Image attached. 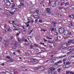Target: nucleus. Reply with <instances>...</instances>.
<instances>
[{
    "mask_svg": "<svg viewBox=\"0 0 74 74\" xmlns=\"http://www.w3.org/2000/svg\"><path fill=\"white\" fill-rule=\"evenodd\" d=\"M7 62H8V63H11V60H7Z\"/></svg>",
    "mask_w": 74,
    "mask_h": 74,
    "instance_id": "nucleus-52",
    "label": "nucleus"
},
{
    "mask_svg": "<svg viewBox=\"0 0 74 74\" xmlns=\"http://www.w3.org/2000/svg\"><path fill=\"white\" fill-rule=\"evenodd\" d=\"M49 4L53 7H56V2L53 1H49Z\"/></svg>",
    "mask_w": 74,
    "mask_h": 74,
    "instance_id": "nucleus-1",
    "label": "nucleus"
},
{
    "mask_svg": "<svg viewBox=\"0 0 74 74\" xmlns=\"http://www.w3.org/2000/svg\"><path fill=\"white\" fill-rule=\"evenodd\" d=\"M4 3L6 4L7 3H8V2L9 1L8 0H4Z\"/></svg>",
    "mask_w": 74,
    "mask_h": 74,
    "instance_id": "nucleus-22",
    "label": "nucleus"
},
{
    "mask_svg": "<svg viewBox=\"0 0 74 74\" xmlns=\"http://www.w3.org/2000/svg\"><path fill=\"white\" fill-rule=\"evenodd\" d=\"M62 63V60H60L56 62V64H59V63Z\"/></svg>",
    "mask_w": 74,
    "mask_h": 74,
    "instance_id": "nucleus-9",
    "label": "nucleus"
},
{
    "mask_svg": "<svg viewBox=\"0 0 74 74\" xmlns=\"http://www.w3.org/2000/svg\"><path fill=\"white\" fill-rule=\"evenodd\" d=\"M72 49V47H69L67 48V50L68 51H70V50H71V49Z\"/></svg>",
    "mask_w": 74,
    "mask_h": 74,
    "instance_id": "nucleus-15",
    "label": "nucleus"
},
{
    "mask_svg": "<svg viewBox=\"0 0 74 74\" xmlns=\"http://www.w3.org/2000/svg\"><path fill=\"white\" fill-rule=\"evenodd\" d=\"M48 42H49V43H52L53 42L51 41V40H48Z\"/></svg>",
    "mask_w": 74,
    "mask_h": 74,
    "instance_id": "nucleus-46",
    "label": "nucleus"
},
{
    "mask_svg": "<svg viewBox=\"0 0 74 74\" xmlns=\"http://www.w3.org/2000/svg\"><path fill=\"white\" fill-rule=\"evenodd\" d=\"M24 41L25 42H28V41H27V39H25V40Z\"/></svg>",
    "mask_w": 74,
    "mask_h": 74,
    "instance_id": "nucleus-55",
    "label": "nucleus"
},
{
    "mask_svg": "<svg viewBox=\"0 0 74 74\" xmlns=\"http://www.w3.org/2000/svg\"><path fill=\"white\" fill-rule=\"evenodd\" d=\"M13 26L14 27H15V26H16V24H13Z\"/></svg>",
    "mask_w": 74,
    "mask_h": 74,
    "instance_id": "nucleus-47",
    "label": "nucleus"
},
{
    "mask_svg": "<svg viewBox=\"0 0 74 74\" xmlns=\"http://www.w3.org/2000/svg\"><path fill=\"white\" fill-rule=\"evenodd\" d=\"M71 44H74V42L73 40H68V45H70Z\"/></svg>",
    "mask_w": 74,
    "mask_h": 74,
    "instance_id": "nucleus-3",
    "label": "nucleus"
},
{
    "mask_svg": "<svg viewBox=\"0 0 74 74\" xmlns=\"http://www.w3.org/2000/svg\"><path fill=\"white\" fill-rule=\"evenodd\" d=\"M30 18H28L27 20L28 21V23H30Z\"/></svg>",
    "mask_w": 74,
    "mask_h": 74,
    "instance_id": "nucleus-17",
    "label": "nucleus"
},
{
    "mask_svg": "<svg viewBox=\"0 0 74 74\" xmlns=\"http://www.w3.org/2000/svg\"><path fill=\"white\" fill-rule=\"evenodd\" d=\"M15 42H16L15 43H14V45L15 47H16V41H15Z\"/></svg>",
    "mask_w": 74,
    "mask_h": 74,
    "instance_id": "nucleus-51",
    "label": "nucleus"
},
{
    "mask_svg": "<svg viewBox=\"0 0 74 74\" xmlns=\"http://www.w3.org/2000/svg\"><path fill=\"white\" fill-rule=\"evenodd\" d=\"M32 63L34 64H37L38 63V61L36 60H34L32 61Z\"/></svg>",
    "mask_w": 74,
    "mask_h": 74,
    "instance_id": "nucleus-7",
    "label": "nucleus"
},
{
    "mask_svg": "<svg viewBox=\"0 0 74 74\" xmlns=\"http://www.w3.org/2000/svg\"><path fill=\"white\" fill-rule=\"evenodd\" d=\"M43 40H44L45 42H46L47 41V40L45 39V38H43Z\"/></svg>",
    "mask_w": 74,
    "mask_h": 74,
    "instance_id": "nucleus-54",
    "label": "nucleus"
},
{
    "mask_svg": "<svg viewBox=\"0 0 74 74\" xmlns=\"http://www.w3.org/2000/svg\"><path fill=\"white\" fill-rule=\"evenodd\" d=\"M17 52H18V53H20V51H19V50H17Z\"/></svg>",
    "mask_w": 74,
    "mask_h": 74,
    "instance_id": "nucleus-62",
    "label": "nucleus"
},
{
    "mask_svg": "<svg viewBox=\"0 0 74 74\" xmlns=\"http://www.w3.org/2000/svg\"><path fill=\"white\" fill-rule=\"evenodd\" d=\"M47 12H48L49 13L51 14V10L49 8H47Z\"/></svg>",
    "mask_w": 74,
    "mask_h": 74,
    "instance_id": "nucleus-8",
    "label": "nucleus"
},
{
    "mask_svg": "<svg viewBox=\"0 0 74 74\" xmlns=\"http://www.w3.org/2000/svg\"><path fill=\"white\" fill-rule=\"evenodd\" d=\"M13 30H14H14H18V29L16 28H15V29H13Z\"/></svg>",
    "mask_w": 74,
    "mask_h": 74,
    "instance_id": "nucleus-56",
    "label": "nucleus"
},
{
    "mask_svg": "<svg viewBox=\"0 0 74 74\" xmlns=\"http://www.w3.org/2000/svg\"><path fill=\"white\" fill-rule=\"evenodd\" d=\"M52 24L53 25V27H55L57 25H56V24H57V23L54 22H52Z\"/></svg>",
    "mask_w": 74,
    "mask_h": 74,
    "instance_id": "nucleus-5",
    "label": "nucleus"
},
{
    "mask_svg": "<svg viewBox=\"0 0 74 74\" xmlns=\"http://www.w3.org/2000/svg\"><path fill=\"white\" fill-rule=\"evenodd\" d=\"M65 6H66V5H70V4L69 3V2H66L65 3Z\"/></svg>",
    "mask_w": 74,
    "mask_h": 74,
    "instance_id": "nucleus-13",
    "label": "nucleus"
},
{
    "mask_svg": "<svg viewBox=\"0 0 74 74\" xmlns=\"http://www.w3.org/2000/svg\"><path fill=\"white\" fill-rule=\"evenodd\" d=\"M4 28H7V25H6V24H5L4 25Z\"/></svg>",
    "mask_w": 74,
    "mask_h": 74,
    "instance_id": "nucleus-39",
    "label": "nucleus"
},
{
    "mask_svg": "<svg viewBox=\"0 0 74 74\" xmlns=\"http://www.w3.org/2000/svg\"><path fill=\"white\" fill-rule=\"evenodd\" d=\"M51 32H52V31L56 32V28H53L52 29H51Z\"/></svg>",
    "mask_w": 74,
    "mask_h": 74,
    "instance_id": "nucleus-12",
    "label": "nucleus"
},
{
    "mask_svg": "<svg viewBox=\"0 0 74 74\" xmlns=\"http://www.w3.org/2000/svg\"><path fill=\"white\" fill-rule=\"evenodd\" d=\"M64 2H62V3H61V5L62 6V5H64Z\"/></svg>",
    "mask_w": 74,
    "mask_h": 74,
    "instance_id": "nucleus-44",
    "label": "nucleus"
},
{
    "mask_svg": "<svg viewBox=\"0 0 74 74\" xmlns=\"http://www.w3.org/2000/svg\"><path fill=\"white\" fill-rule=\"evenodd\" d=\"M54 34L55 35H58V33L56 32H55Z\"/></svg>",
    "mask_w": 74,
    "mask_h": 74,
    "instance_id": "nucleus-40",
    "label": "nucleus"
},
{
    "mask_svg": "<svg viewBox=\"0 0 74 74\" xmlns=\"http://www.w3.org/2000/svg\"><path fill=\"white\" fill-rule=\"evenodd\" d=\"M71 18H74V16L73 14L71 15Z\"/></svg>",
    "mask_w": 74,
    "mask_h": 74,
    "instance_id": "nucleus-33",
    "label": "nucleus"
},
{
    "mask_svg": "<svg viewBox=\"0 0 74 74\" xmlns=\"http://www.w3.org/2000/svg\"><path fill=\"white\" fill-rule=\"evenodd\" d=\"M34 46H35L36 47H38V45L36 44H34Z\"/></svg>",
    "mask_w": 74,
    "mask_h": 74,
    "instance_id": "nucleus-35",
    "label": "nucleus"
},
{
    "mask_svg": "<svg viewBox=\"0 0 74 74\" xmlns=\"http://www.w3.org/2000/svg\"><path fill=\"white\" fill-rule=\"evenodd\" d=\"M67 43H64V44L62 46V47L63 48H64V49H65V48H67Z\"/></svg>",
    "mask_w": 74,
    "mask_h": 74,
    "instance_id": "nucleus-4",
    "label": "nucleus"
},
{
    "mask_svg": "<svg viewBox=\"0 0 74 74\" xmlns=\"http://www.w3.org/2000/svg\"><path fill=\"white\" fill-rule=\"evenodd\" d=\"M21 27H22L23 29H25V26L22 25L21 26Z\"/></svg>",
    "mask_w": 74,
    "mask_h": 74,
    "instance_id": "nucleus-42",
    "label": "nucleus"
},
{
    "mask_svg": "<svg viewBox=\"0 0 74 74\" xmlns=\"http://www.w3.org/2000/svg\"><path fill=\"white\" fill-rule=\"evenodd\" d=\"M4 9L5 10H6V11H9V8L5 7Z\"/></svg>",
    "mask_w": 74,
    "mask_h": 74,
    "instance_id": "nucleus-19",
    "label": "nucleus"
},
{
    "mask_svg": "<svg viewBox=\"0 0 74 74\" xmlns=\"http://www.w3.org/2000/svg\"><path fill=\"white\" fill-rule=\"evenodd\" d=\"M28 40H29V39H31V38H32V37L30 36H28Z\"/></svg>",
    "mask_w": 74,
    "mask_h": 74,
    "instance_id": "nucleus-32",
    "label": "nucleus"
},
{
    "mask_svg": "<svg viewBox=\"0 0 74 74\" xmlns=\"http://www.w3.org/2000/svg\"><path fill=\"white\" fill-rule=\"evenodd\" d=\"M33 16L34 18H35V19H37L39 18L38 16L37 15H34Z\"/></svg>",
    "mask_w": 74,
    "mask_h": 74,
    "instance_id": "nucleus-11",
    "label": "nucleus"
},
{
    "mask_svg": "<svg viewBox=\"0 0 74 74\" xmlns=\"http://www.w3.org/2000/svg\"><path fill=\"white\" fill-rule=\"evenodd\" d=\"M6 33V30H4L3 31V33L4 34L5 33Z\"/></svg>",
    "mask_w": 74,
    "mask_h": 74,
    "instance_id": "nucleus-41",
    "label": "nucleus"
},
{
    "mask_svg": "<svg viewBox=\"0 0 74 74\" xmlns=\"http://www.w3.org/2000/svg\"><path fill=\"white\" fill-rule=\"evenodd\" d=\"M15 9V10H14V12H17L18 10H19V9L18 8H16Z\"/></svg>",
    "mask_w": 74,
    "mask_h": 74,
    "instance_id": "nucleus-16",
    "label": "nucleus"
},
{
    "mask_svg": "<svg viewBox=\"0 0 74 74\" xmlns=\"http://www.w3.org/2000/svg\"><path fill=\"white\" fill-rule=\"evenodd\" d=\"M56 59H58V57H55L53 58V60H54L55 61L56 60Z\"/></svg>",
    "mask_w": 74,
    "mask_h": 74,
    "instance_id": "nucleus-23",
    "label": "nucleus"
},
{
    "mask_svg": "<svg viewBox=\"0 0 74 74\" xmlns=\"http://www.w3.org/2000/svg\"><path fill=\"white\" fill-rule=\"evenodd\" d=\"M19 34L18 33H17L16 34V36H17V37H18L19 36Z\"/></svg>",
    "mask_w": 74,
    "mask_h": 74,
    "instance_id": "nucleus-49",
    "label": "nucleus"
},
{
    "mask_svg": "<svg viewBox=\"0 0 74 74\" xmlns=\"http://www.w3.org/2000/svg\"><path fill=\"white\" fill-rule=\"evenodd\" d=\"M63 33H64V35L67 36L69 34V31H67V30H65L64 32Z\"/></svg>",
    "mask_w": 74,
    "mask_h": 74,
    "instance_id": "nucleus-6",
    "label": "nucleus"
},
{
    "mask_svg": "<svg viewBox=\"0 0 74 74\" xmlns=\"http://www.w3.org/2000/svg\"><path fill=\"white\" fill-rule=\"evenodd\" d=\"M63 56H58L57 57V59H60V58H63Z\"/></svg>",
    "mask_w": 74,
    "mask_h": 74,
    "instance_id": "nucleus-20",
    "label": "nucleus"
},
{
    "mask_svg": "<svg viewBox=\"0 0 74 74\" xmlns=\"http://www.w3.org/2000/svg\"><path fill=\"white\" fill-rule=\"evenodd\" d=\"M6 58H7L8 59H10V56H6Z\"/></svg>",
    "mask_w": 74,
    "mask_h": 74,
    "instance_id": "nucleus-53",
    "label": "nucleus"
},
{
    "mask_svg": "<svg viewBox=\"0 0 74 74\" xmlns=\"http://www.w3.org/2000/svg\"><path fill=\"white\" fill-rule=\"evenodd\" d=\"M1 40H2V38H1V37L0 36V41H1Z\"/></svg>",
    "mask_w": 74,
    "mask_h": 74,
    "instance_id": "nucleus-58",
    "label": "nucleus"
},
{
    "mask_svg": "<svg viewBox=\"0 0 74 74\" xmlns=\"http://www.w3.org/2000/svg\"><path fill=\"white\" fill-rule=\"evenodd\" d=\"M62 67L63 68H66V66L65 65H64L63 66H62Z\"/></svg>",
    "mask_w": 74,
    "mask_h": 74,
    "instance_id": "nucleus-50",
    "label": "nucleus"
},
{
    "mask_svg": "<svg viewBox=\"0 0 74 74\" xmlns=\"http://www.w3.org/2000/svg\"><path fill=\"white\" fill-rule=\"evenodd\" d=\"M5 47H8V44L7 43H5L4 45Z\"/></svg>",
    "mask_w": 74,
    "mask_h": 74,
    "instance_id": "nucleus-45",
    "label": "nucleus"
},
{
    "mask_svg": "<svg viewBox=\"0 0 74 74\" xmlns=\"http://www.w3.org/2000/svg\"><path fill=\"white\" fill-rule=\"evenodd\" d=\"M9 23H10L11 24H12L13 23H15L14 21H10L9 22Z\"/></svg>",
    "mask_w": 74,
    "mask_h": 74,
    "instance_id": "nucleus-18",
    "label": "nucleus"
},
{
    "mask_svg": "<svg viewBox=\"0 0 74 74\" xmlns=\"http://www.w3.org/2000/svg\"><path fill=\"white\" fill-rule=\"evenodd\" d=\"M64 31V29L63 27L60 28L58 29V32L60 34H63Z\"/></svg>",
    "mask_w": 74,
    "mask_h": 74,
    "instance_id": "nucleus-2",
    "label": "nucleus"
},
{
    "mask_svg": "<svg viewBox=\"0 0 74 74\" xmlns=\"http://www.w3.org/2000/svg\"><path fill=\"white\" fill-rule=\"evenodd\" d=\"M37 22H38V20L37 19H36L35 21V23Z\"/></svg>",
    "mask_w": 74,
    "mask_h": 74,
    "instance_id": "nucleus-57",
    "label": "nucleus"
},
{
    "mask_svg": "<svg viewBox=\"0 0 74 74\" xmlns=\"http://www.w3.org/2000/svg\"><path fill=\"white\" fill-rule=\"evenodd\" d=\"M14 71H11V74H14Z\"/></svg>",
    "mask_w": 74,
    "mask_h": 74,
    "instance_id": "nucleus-61",
    "label": "nucleus"
},
{
    "mask_svg": "<svg viewBox=\"0 0 74 74\" xmlns=\"http://www.w3.org/2000/svg\"><path fill=\"white\" fill-rule=\"evenodd\" d=\"M71 74H74V72H71Z\"/></svg>",
    "mask_w": 74,
    "mask_h": 74,
    "instance_id": "nucleus-64",
    "label": "nucleus"
},
{
    "mask_svg": "<svg viewBox=\"0 0 74 74\" xmlns=\"http://www.w3.org/2000/svg\"><path fill=\"white\" fill-rule=\"evenodd\" d=\"M68 27H71V25L70 24H69L68 25Z\"/></svg>",
    "mask_w": 74,
    "mask_h": 74,
    "instance_id": "nucleus-43",
    "label": "nucleus"
},
{
    "mask_svg": "<svg viewBox=\"0 0 74 74\" xmlns=\"http://www.w3.org/2000/svg\"><path fill=\"white\" fill-rule=\"evenodd\" d=\"M44 68V67H38V69H42Z\"/></svg>",
    "mask_w": 74,
    "mask_h": 74,
    "instance_id": "nucleus-26",
    "label": "nucleus"
},
{
    "mask_svg": "<svg viewBox=\"0 0 74 74\" xmlns=\"http://www.w3.org/2000/svg\"><path fill=\"white\" fill-rule=\"evenodd\" d=\"M58 16L59 18H61L62 16V14H58Z\"/></svg>",
    "mask_w": 74,
    "mask_h": 74,
    "instance_id": "nucleus-25",
    "label": "nucleus"
},
{
    "mask_svg": "<svg viewBox=\"0 0 74 74\" xmlns=\"http://www.w3.org/2000/svg\"><path fill=\"white\" fill-rule=\"evenodd\" d=\"M72 58V56H69L68 57V59H70Z\"/></svg>",
    "mask_w": 74,
    "mask_h": 74,
    "instance_id": "nucleus-28",
    "label": "nucleus"
},
{
    "mask_svg": "<svg viewBox=\"0 0 74 74\" xmlns=\"http://www.w3.org/2000/svg\"><path fill=\"white\" fill-rule=\"evenodd\" d=\"M4 41L6 42H9V40H4Z\"/></svg>",
    "mask_w": 74,
    "mask_h": 74,
    "instance_id": "nucleus-31",
    "label": "nucleus"
},
{
    "mask_svg": "<svg viewBox=\"0 0 74 74\" xmlns=\"http://www.w3.org/2000/svg\"><path fill=\"white\" fill-rule=\"evenodd\" d=\"M71 7L72 9H74V5H72Z\"/></svg>",
    "mask_w": 74,
    "mask_h": 74,
    "instance_id": "nucleus-37",
    "label": "nucleus"
},
{
    "mask_svg": "<svg viewBox=\"0 0 74 74\" xmlns=\"http://www.w3.org/2000/svg\"><path fill=\"white\" fill-rule=\"evenodd\" d=\"M50 69L51 70H55V68L53 67H51Z\"/></svg>",
    "mask_w": 74,
    "mask_h": 74,
    "instance_id": "nucleus-30",
    "label": "nucleus"
},
{
    "mask_svg": "<svg viewBox=\"0 0 74 74\" xmlns=\"http://www.w3.org/2000/svg\"><path fill=\"white\" fill-rule=\"evenodd\" d=\"M60 70H61V69L60 68H59L57 70V71H58L59 73H60Z\"/></svg>",
    "mask_w": 74,
    "mask_h": 74,
    "instance_id": "nucleus-21",
    "label": "nucleus"
},
{
    "mask_svg": "<svg viewBox=\"0 0 74 74\" xmlns=\"http://www.w3.org/2000/svg\"><path fill=\"white\" fill-rule=\"evenodd\" d=\"M46 38H47L48 39H49V40H52V38H50L48 36H47Z\"/></svg>",
    "mask_w": 74,
    "mask_h": 74,
    "instance_id": "nucleus-36",
    "label": "nucleus"
},
{
    "mask_svg": "<svg viewBox=\"0 0 74 74\" xmlns=\"http://www.w3.org/2000/svg\"><path fill=\"white\" fill-rule=\"evenodd\" d=\"M39 22L40 23H42V20H39Z\"/></svg>",
    "mask_w": 74,
    "mask_h": 74,
    "instance_id": "nucleus-48",
    "label": "nucleus"
},
{
    "mask_svg": "<svg viewBox=\"0 0 74 74\" xmlns=\"http://www.w3.org/2000/svg\"><path fill=\"white\" fill-rule=\"evenodd\" d=\"M36 13H38V12H39V11L38 10H36Z\"/></svg>",
    "mask_w": 74,
    "mask_h": 74,
    "instance_id": "nucleus-59",
    "label": "nucleus"
},
{
    "mask_svg": "<svg viewBox=\"0 0 74 74\" xmlns=\"http://www.w3.org/2000/svg\"><path fill=\"white\" fill-rule=\"evenodd\" d=\"M27 53L28 54H29L30 55L31 54V53H32V52L30 51H28L27 52Z\"/></svg>",
    "mask_w": 74,
    "mask_h": 74,
    "instance_id": "nucleus-27",
    "label": "nucleus"
},
{
    "mask_svg": "<svg viewBox=\"0 0 74 74\" xmlns=\"http://www.w3.org/2000/svg\"><path fill=\"white\" fill-rule=\"evenodd\" d=\"M69 36H71V32H70L69 33Z\"/></svg>",
    "mask_w": 74,
    "mask_h": 74,
    "instance_id": "nucleus-60",
    "label": "nucleus"
},
{
    "mask_svg": "<svg viewBox=\"0 0 74 74\" xmlns=\"http://www.w3.org/2000/svg\"><path fill=\"white\" fill-rule=\"evenodd\" d=\"M66 63L65 65H66V64H70V62H66Z\"/></svg>",
    "mask_w": 74,
    "mask_h": 74,
    "instance_id": "nucleus-38",
    "label": "nucleus"
},
{
    "mask_svg": "<svg viewBox=\"0 0 74 74\" xmlns=\"http://www.w3.org/2000/svg\"><path fill=\"white\" fill-rule=\"evenodd\" d=\"M47 74H53V73H52L51 72H48L47 73Z\"/></svg>",
    "mask_w": 74,
    "mask_h": 74,
    "instance_id": "nucleus-29",
    "label": "nucleus"
},
{
    "mask_svg": "<svg viewBox=\"0 0 74 74\" xmlns=\"http://www.w3.org/2000/svg\"><path fill=\"white\" fill-rule=\"evenodd\" d=\"M18 8H21V6L20 5L18 6Z\"/></svg>",
    "mask_w": 74,
    "mask_h": 74,
    "instance_id": "nucleus-63",
    "label": "nucleus"
},
{
    "mask_svg": "<svg viewBox=\"0 0 74 74\" xmlns=\"http://www.w3.org/2000/svg\"><path fill=\"white\" fill-rule=\"evenodd\" d=\"M20 5L21 6H23V5H25V4H23L22 3H21L20 4Z\"/></svg>",
    "mask_w": 74,
    "mask_h": 74,
    "instance_id": "nucleus-34",
    "label": "nucleus"
},
{
    "mask_svg": "<svg viewBox=\"0 0 74 74\" xmlns=\"http://www.w3.org/2000/svg\"><path fill=\"white\" fill-rule=\"evenodd\" d=\"M11 7L12 8H14V7H15V4L14 3H12Z\"/></svg>",
    "mask_w": 74,
    "mask_h": 74,
    "instance_id": "nucleus-14",
    "label": "nucleus"
},
{
    "mask_svg": "<svg viewBox=\"0 0 74 74\" xmlns=\"http://www.w3.org/2000/svg\"><path fill=\"white\" fill-rule=\"evenodd\" d=\"M66 73L67 74H71V71H66Z\"/></svg>",
    "mask_w": 74,
    "mask_h": 74,
    "instance_id": "nucleus-24",
    "label": "nucleus"
},
{
    "mask_svg": "<svg viewBox=\"0 0 74 74\" xmlns=\"http://www.w3.org/2000/svg\"><path fill=\"white\" fill-rule=\"evenodd\" d=\"M11 5V3H10V1H8L6 3V5L7 6H10Z\"/></svg>",
    "mask_w": 74,
    "mask_h": 74,
    "instance_id": "nucleus-10",
    "label": "nucleus"
}]
</instances>
